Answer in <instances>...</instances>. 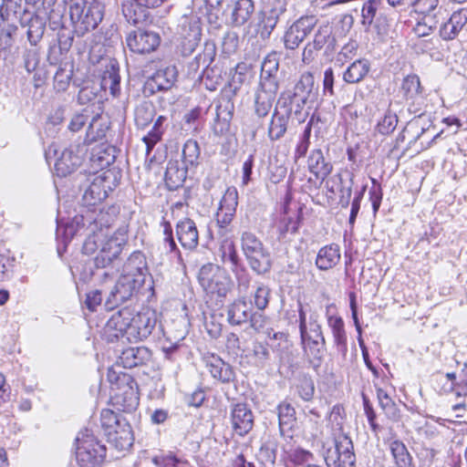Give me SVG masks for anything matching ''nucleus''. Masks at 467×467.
Returning a JSON list of instances; mask_svg holds the SVG:
<instances>
[{
	"mask_svg": "<svg viewBox=\"0 0 467 467\" xmlns=\"http://www.w3.org/2000/svg\"><path fill=\"white\" fill-rule=\"evenodd\" d=\"M382 0H366L361 9V23L363 26L372 27L379 35L388 32L389 22L381 12Z\"/></svg>",
	"mask_w": 467,
	"mask_h": 467,
	"instance_id": "12",
	"label": "nucleus"
},
{
	"mask_svg": "<svg viewBox=\"0 0 467 467\" xmlns=\"http://www.w3.org/2000/svg\"><path fill=\"white\" fill-rule=\"evenodd\" d=\"M340 249L336 244L322 247L317 255L316 265L323 271L329 270L336 266L340 261Z\"/></svg>",
	"mask_w": 467,
	"mask_h": 467,
	"instance_id": "27",
	"label": "nucleus"
},
{
	"mask_svg": "<svg viewBox=\"0 0 467 467\" xmlns=\"http://www.w3.org/2000/svg\"><path fill=\"white\" fill-rule=\"evenodd\" d=\"M253 308L244 297L238 298L227 306V321L232 326H240L248 321Z\"/></svg>",
	"mask_w": 467,
	"mask_h": 467,
	"instance_id": "23",
	"label": "nucleus"
},
{
	"mask_svg": "<svg viewBox=\"0 0 467 467\" xmlns=\"http://www.w3.org/2000/svg\"><path fill=\"white\" fill-rule=\"evenodd\" d=\"M100 86L102 89L109 90L112 96H118L120 91V77L119 75V68L114 65H110V67L103 72Z\"/></svg>",
	"mask_w": 467,
	"mask_h": 467,
	"instance_id": "32",
	"label": "nucleus"
},
{
	"mask_svg": "<svg viewBox=\"0 0 467 467\" xmlns=\"http://www.w3.org/2000/svg\"><path fill=\"white\" fill-rule=\"evenodd\" d=\"M87 150L85 144L71 145L65 149L55 163V170L57 175L65 177L72 173L81 165Z\"/></svg>",
	"mask_w": 467,
	"mask_h": 467,
	"instance_id": "13",
	"label": "nucleus"
},
{
	"mask_svg": "<svg viewBox=\"0 0 467 467\" xmlns=\"http://www.w3.org/2000/svg\"><path fill=\"white\" fill-rule=\"evenodd\" d=\"M114 172L110 170L94 176L88 186L85 189L82 200L85 205L91 206L101 202L108 197L109 192L117 186Z\"/></svg>",
	"mask_w": 467,
	"mask_h": 467,
	"instance_id": "10",
	"label": "nucleus"
},
{
	"mask_svg": "<svg viewBox=\"0 0 467 467\" xmlns=\"http://www.w3.org/2000/svg\"><path fill=\"white\" fill-rule=\"evenodd\" d=\"M211 375L223 382H229L234 373L229 365L225 364L219 357L213 356L207 362Z\"/></svg>",
	"mask_w": 467,
	"mask_h": 467,
	"instance_id": "33",
	"label": "nucleus"
},
{
	"mask_svg": "<svg viewBox=\"0 0 467 467\" xmlns=\"http://www.w3.org/2000/svg\"><path fill=\"white\" fill-rule=\"evenodd\" d=\"M462 30L449 18L440 29V36L444 40L454 39Z\"/></svg>",
	"mask_w": 467,
	"mask_h": 467,
	"instance_id": "56",
	"label": "nucleus"
},
{
	"mask_svg": "<svg viewBox=\"0 0 467 467\" xmlns=\"http://www.w3.org/2000/svg\"><path fill=\"white\" fill-rule=\"evenodd\" d=\"M199 283L207 294L225 297L231 290V279L217 265L208 264L199 272Z\"/></svg>",
	"mask_w": 467,
	"mask_h": 467,
	"instance_id": "7",
	"label": "nucleus"
},
{
	"mask_svg": "<svg viewBox=\"0 0 467 467\" xmlns=\"http://www.w3.org/2000/svg\"><path fill=\"white\" fill-rule=\"evenodd\" d=\"M279 67V58L275 52L267 55L262 63L260 82L273 80L278 82L276 73Z\"/></svg>",
	"mask_w": 467,
	"mask_h": 467,
	"instance_id": "37",
	"label": "nucleus"
},
{
	"mask_svg": "<svg viewBox=\"0 0 467 467\" xmlns=\"http://www.w3.org/2000/svg\"><path fill=\"white\" fill-rule=\"evenodd\" d=\"M222 258L224 263H231L233 266L239 264V256L233 242H224L221 246Z\"/></svg>",
	"mask_w": 467,
	"mask_h": 467,
	"instance_id": "53",
	"label": "nucleus"
},
{
	"mask_svg": "<svg viewBox=\"0 0 467 467\" xmlns=\"http://www.w3.org/2000/svg\"><path fill=\"white\" fill-rule=\"evenodd\" d=\"M108 379L116 385V392L114 399L119 404L123 410H133L139 405V396L137 390V383L133 379L126 374L118 376L116 372L111 369L108 372Z\"/></svg>",
	"mask_w": 467,
	"mask_h": 467,
	"instance_id": "8",
	"label": "nucleus"
},
{
	"mask_svg": "<svg viewBox=\"0 0 467 467\" xmlns=\"http://www.w3.org/2000/svg\"><path fill=\"white\" fill-rule=\"evenodd\" d=\"M400 91L406 99H413L421 93L420 78L417 75H409L403 78Z\"/></svg>",
	"mask_w": 467,
	"mask_h": 467,
	"instance_id": "43",
	"label": "nucleus"
},
{
	"mask_svg": "<svg viewBox=\"0 0 467 467\" xmlns=\"http://www.w3.org/2000/svg\"><path fill=\"white\" fill-rule=\"evenodd\" d=\"M45 4V10H47V22L52 30H57L63 27L64 7L60 5H50L47 7Z\"/></svg>",
	"mask_w": 467,
	"mask_h": 467,
	"instance_id": "44",
	"label": "nucleus"
},
{
	"mask_svg": "<svg viewBox=\"0 0 467 467\" xmlns=\"http://www.w3.org/2000/svg\"><path fill=\"white\" fill-rule=\"evenodd\" d=\"M232 116L233 114L228 103L224 106L220 104L216 107V118L213 127L215 134L223 135L229 130Z\"/></svg>",
	"mask_w": 467,
	"mask_h": 467,
	"instance_id": "38",
	"label": "nucleus"
},
{
	"mask_svg": "<svg viewBox=\"0 0 467 467\" xmlns=\"http://www.w3.org/2000/svg\"><path fill=\"white\" fill-rule=\"evenodd\" d=\"M285 11V5L281 0H274L268 6L261 11L259 33L263 39L270 37L280 17Z\"/></svg>",
	"mask_w": 467,
	"mask_h": 467,
	"instance_id": "16",
	"label": "nucleus"
},
{
	"mask_svg": "<svg viewBox=\"0 0 467 467\" xmlns=\"http://www.w3.org/2000/svg\"><path fill=\"white\" fill-rule=\"evenodd\" d=\"M269 296L270 288L265 285H258L254 296V302L255 306L259 310L265 309L268 306Z\"/></svg>",
	"mask_w": 467,
	"mask_h": 467,
	"instance_id": "54",
	"label": "nucleus"
},
{
	"mask_svg": "<svg viewBox=\"0 0 467 467\" xmlns=\"http://www.w3.org/2000/svg\"><path fill=\"white\" fill-rule=\"evenodd\" d=\"M157 324V314L154 310L146 308L133 314L128 308H123L113 314L108 320L105 330L109 337H126L128 341L146 339Z\"/></svg>",
	"mask_w": 467,
	"mask_h": 467,
	"instance_id": "1",
	"label": "nucleus"
},
{
	"mask_svg": "<svg viewBox=\"0 0 467 467\" xmlns=\"http://www.w3.org/2000/svg\"><path fill=\"white\" fill-rule=\"evenodd\" d=\"M163 243L164 245L168 248L169 252H174L177 250V245L173 239L172 235V228L169 222H163Z\"/></svg>",
	"mask_w": 467,
	"mask_h": 467,
	"instance_id": "59",
	"label": "nucleus"
},
{
	"mask_svg": "<svg viewBox=\"0 0 467 467\" xmlns=\"http://www.w3.org/2000/svg\"><path fill=\"white\" fill-rule=\"evenodd\" d=\"M143 282L144 277L140 268L137 269V273H127L120 275L106 300V307L113 309L130 300Z\"/></svg>",
	"mask_w": 467,
	"mask_h": 467,
	"instance_id": "5",
	"label": "nucleus"
},
{
	"mask_svg": "<svg viewBox=\"0 0 467 467\" xmlns=\"http://www.w3.org/2000/svg\"><path fill=\"white\" fill-rule=\"evenodd\" d=\"M398 124V117L396 113L387 110L384 118L378 123V130L379 133L387 135L394 131Z\"/></svg>",
	"mask_w": 467,
	"mask_h": 467,
	"instance_id": "48",
	"label": "nucleus"
},
{
	"mask_svg": "<svg viewBox=\"0 0 467 467\" xmlns=\"http://www.w3.org/2000/svg\"><path fill=\"white\" fill-rule=\"evenodd\" d=\"M162 130H151L146 136L143 137V141L146 144V152L150 154L155 144L161 140Z\"/></svg>",
	"mask_w": 467,
	"mask_h": 467,
	"instance_id": "60",
	"label": "nucleus"
},
{
	"mask_svg": "<svg viewBox=\"0 0 467 467\" xmlns=\"http://www.w3.org/2000/svg\"><path fill=\"white\" fill-rule=\"evenodd\" d=\"M238 205V192L234 187H229L216 213V222L220 229H225L233 221Z\"/></svg>",
	"mask_w": 467,
	"mask_h": 467,
	"instance_id": "17",
	"label": "nucleus"
},
{
	"mask_svg": "<svg viewBox=\"0 0 467 467\" xmlns=\"http://www.w3.org/2000/svg\"><path fill=\"white\" fill-rule=\"evenodd\" d=\"M314 88V76L310 72L303 73L295 86L293 95L289 97L290 103H296L298 108L300 104H306L315 97Z\"/></svg>",
	"mask_w": 467,
	"mask_h": 467,
	"instance_id": "21",
	"label": "nucleus"
},
{
	"mask_svg": "<svg viewBox=\"0 0 467 467\" xmlns=\"http://www.w3.org/2000/svg\"><path fill=\"white\" fill-rule=\"evenodd\" d=\"M327 325L331 328L334 341L339 351H347V335L344 329V322L340 317L329 315V307L327 310Z\"/></svg>",
	"mask_w": 467,
	"mask_h": 467,
	"instance_id": "31",
	"label": "nucleus"
},
{
	"mask_svg": "<svg viewBox=\"0 0 467 467\" xmlns=\"http://www.w3.org/2000/svg\"><path fill=\"white\" fill-rule=\"evenodd\" d=\"M254 11V5L252 0H237L233 6L229 5L224 16H230L232 25L240 26L247 22Z\"/></svg>",
	"mask_w": 467,
	"mask_h": 467,
	"instance_id": "25",
	"label": "nucleus"
},
{
	"mask_svg": "<svg viewBox=\"0 0 467 467\" xmlns=\"http://www.w3.org/2000/svg\"><path fill=\"white\" fill-rule=\"evenodd\" d=\"M69 16L74 25L75 33L83 36L88 31L94 30L103 18V6L99 2L83 6L75 3L69 7Z\"/></svg>",
	"mask_w": 467,
	"mask_h": 467,
	"instance_id": "3",
	"label": "nucleus"
},
{
	"mask_svg": "<svg viewBox=\"0 0 467 467\" xmlns=\"http://www.w3.org/2000/svg\"><path fill=\"white\" fill-rule=\"evenodd\" d=\"M369 199L372 203L374 213H377L382 200V192L379 185H374L369 191Z\"/></svg>",
	"mask_w": 467,
	"mask_h": 467,
	"instance_id": "64",
	"label": "nucleus"
},
{
	"mask_svg": "<svg viewBox=\"0 0 467 467\" xmlns=\"http://www.w3.org/2000/svg\"><path fill=\"white\" fill-rule=\"evenodd\" d=\"M318 19L316 16H303L296 19L285 31L284 36L285 47L296 49L314 30Z\"/></svg>",
	"mask_w": 467,
	"mask_h": 467,
	"instance_id": "11",
	"label": "nucleus"
},
{
	"mask_svg": "<svg viewBox=\"0 0 467 467\" xmlns=\"http://www.w3.org/2000/svg\"><path fill=\"white\" fill-rule=\"evenodd\" d=\"M152 463L157 467H180L185 462L179 459L172 451L155 455L151 459Z\"/></svg>",
	"mask_w": 467,
	"mask_h": 467,
	"instance_id": "47",
	"label": "nucleus"
},
{
	"mask_svg": "<svg viewBox=\"0 0 467 467\" xmlns=\"http://www.w3.org/2000/svg\"><path fill=\"white\" fill-rule=\"evenodd\" d=\"M188 167L179 161H169L165 171V184L171 191L177 190L182 186L187 177Z\"/></svg>",
	"mask_w": 467,
	"mask_h": 467,
	"instance_id": "24",
	"label": "nucleus"
},
{
	"mask_svg": "<svg viewBox=\"0 0 467 467\" xmlns=\"http://www.w3.org/2000/svg\"><path fill=\"white\" fill-rule=\"evenodd\" d=\"M412 6L416 13L421 15L422 18L438 19L441 13L439 0H415L412 1Z\"/></svg>",
	"mask_w": 467,
	"mask_h": 467,
	"instance_id": "34",
	"label": "nucleus"
},
{
	"mask_svg": "<svg viewBox=\"0 0 467 467\" xmlns=\"http://www.w3.org/2000/svg\"><path fill=\"white\" fill-rule=\"evenodd\" d=\"M102 296L99 290H94L87 295L85 304L90 311H95L97 306L101 304Z\"/></svg>",
	"mask_w": 467,
	"mask_h": 467,
	"instance_id": "61",
	"label": "nucleus"
},
{
	"mask_svg": "<svg viewBox=\"0 0 467 467\" xmlns=\"http://www.w3.org/2000/svg\"><path fill=\"white\" fill-rule=\"evenodd\" d=\"M149 7L140 5L135 0H128L122 4V13L128 23L140 26L149 20Z\"/></svg>",
	"mask_w": 467,
	"mask_h": 467,
	"instance_id": "26",
	"label": "nucleus"
},
{
	"mask_svg": "<svg viewBox=\"0 0 467 467\" xmlns=\"http://www.w3.org/2000/svg\"><path fill=\"white\" fill-rule=\"evenodd\" d=\"M299 396L305 401H309L313 399L315 393V384L310 377H303L297 386Z\"/></svg>",
	"mask_w": 467,
	"mask_h": 467,
	"instance_id": "51",
	"label": "nucleus"
},
{
	"mask_svg": "<svg viewBox=\"0 0 467 467\" xmlns=\"http://www.w3.org/2000/svg\"><path fill=\"white\" fill-rule=\"evenodd\" d=\"M200 147L196 140H188L182 148V164L189 167H194L199 163Z\"/></svg>",
	"mask_w": 467,
	"mask_h": 467,
	"instance_id": "40",
	"label": "nucleus"
},
{
	"mask_svg": "<svg viewBox=\"0 0 467 467\" xmlns=\"http://www.w3.org/2000/svg\"><path fill=\"white\" fill-rule=\"evenodd\" d=\"M389 449L397 467H409L410 465L411 457L403 442L398 440L392 441Z\"/></svg>",
	"mask_w": 467,
	"mask_h": 467,
	"instance_id": "39",
	"label": "nucleus"
},
{
	"mask_svg": "<svg viewBox=\"0 0 467 467\" xmlns=\"http://www.w3.org/2000/svg\"><path fill=\"white\" fill-rule=\"evenodd\" d=\"M75 446L76 460L81 467H97L106 457V446L88 430L78 434Z\"/></svg>",
	"mask_w": 467,
	"mask_h": 467,
	"instance_id": "2",
	"label": "nucleus"
},
{
	"mask_svg": "<svg viewBox=\"0 0 467 467\" xmlns=\"http://www.w3.org/2000/svg\"><path fill=\"white\" fill-rule=\"evenodd\" d=\"M176 80L175 67H166L165 69L158 70L151 78V85L158 90L170 89Z\"/></svg>",
	"mask_w": 467,
	"mask_h": 467,
	"instance_id": "36",
	"label": "nucleus"
},
{
	"mask_svg": "<svg viewBox=\"0 0 467 467\" xmlns=\"http://www.w3.org/2000/svg\"><path fill=\"white\" fill-rule=\"evenodd\" d=\"M324 460L328 467H355L356 455L350 438L337 436L333 445L326 449Z\"/></svg>",
	"mask_w": 467,
	"mask_h": 467,
	"instance_id": "9",
	"label": "nucleus"
},
{
	"mask_svg": "<svg viewBox=\"0 0 467 467\" xmlns=\"http://www.w3.org/2000/svg\"><path fill=\"white\" fill-rule=\"evenodd\" d=\"M289 119V111L285 110L284 113L275 109L270 123L268 125V138L271 140L281 139L286 132Z\"/></svg>",
	"mask_w": 467,
	"mask_h": 467,
	"instance_id": "29",
	"label": "nucleus"
},
{
	"mask_svg": "<svg viewBox=\"0 0 467 467\" xmlns=\"http://www.w3.org/2000/svg\"><path fill=\"white\" fill-rule=\"evenodd\" d=\"M90 118L88 109H84L81 113L76 114L71 119L68 129L73 131H78Z\"/></svg>",
	"mask_w": 467,
	"mask_h": 467,
	"instance_id": "58",
	"label": "nucleus"
},
{
	"mask_svg": "<svg viewBox=\"0 0 467 467\" xmlns=\"http://www.w3.org/2000/svg\"><path fill=\"white\" fill-rule=\"evenodd\" d=\"M307 163L310 172L321 181H324L332 171V165L325 161L321 150H314L308 157Z\"/></svg>",
	"mask_w": 467,
	"mask_h": 467,
	"instance_id": "28",
	"label": "nucleus"
},
{
	"mask_svg": "<svg viewBox=\"0 0 467 467\" xmlns=\"http://www.w3.org/2000/svg\"><path fill=\"white\" fill-rule=\"evenodd\" d=\"M231 422L235 433L244 436L253 429L254 414L246 404L237 403L232 409Z\"/></svg>",
	"mask_w": 467,
	"mask_h": 467,
	"instance_id": "18",
	"label": "nucleus"
},
{
	"mask_svg": "<svg viewBox=\"0 0 467 467\" xmlns=\"http://www.w3.org/2000/svg\"><path fill=\"white\" fill-rule=\"evenodd\" d=\"M155 116L153 105L149 101H143L135 109V122L138 127L144 128L148 126Z\"/></svg>",
	"mask_w": 467,
	"mask_h": 467,
	"instance_id": "41",
	"label": "nucleus"
},
{
	"mask_svg": "<svg viewBox=\"0 0 467 467\" xmlns=\"http://www.w3.org/2000/svg\"><path fill=\"white\" fill-rule=\"evenodd\" d=\"M151 358L150 350L146 347H130L121 351L116 366L132 368L145 364Z\"/></svg>",
	"mask_w": 467,
	"mask_h": 467,
	"instance_id": "20",
	"label": "nucleus"
},
{
	"mask_svg": "<svg viewBox=\"0 0 467 467\" xmlns=\"http://www.w3.org/2000/svg\"><path fill=\"white\" fill-rule=\"evenodd\" d=\"M316 340V338H314ZM317 344H313V339L306 338L304 344L307 345V348L310 352V355L313 356L314 360H312L313 368L317 369L320 367L321 359L325 351V345H321V341L317 339Z\"/></svg>",
	"mask_w": 467,
	"mask_h": 467,
	"instance_id": "50",
	"label": "nucleus"
},
{
	"mask_svg": "<svg viewBox=\"0 0 467 467\" xmlns=\"http://www.w3.org/2000/svg\"><path fill=\"white\" fill-rule=\"evenodd\" d=\"M280 431L285 426L291 425L296 420V410L288 402L283 401L277 407Z\"/></svg>",
	"mask_w": 467,
	"mask_h": 467,
	"instance_id": "45",
	"label": "nucleus"
},
{
	"mask_svg": "<svg viewBox=\"0 0 467 467\" xmlns=\"http://www.w3.org/2000/svg\"><path fill=\"white\" fill-rule=\"evenodd\" d=\"M309 43L316 50H320L325 47L332 50L335 44V38L332 36V27L327 24L319 26L315 33L313 41Z\"/></svg>",
	"mask_w": 467,
	"mask_h": 467,
	"instance_id": "35",
	"label": "nucleus"
},
{
	"mask_svg": "<svg viewBox=\"0 0 467 467\" xmlns=\"http://www.w3.org/2000/svg\"><path fill=\"white\" fill-rule=\"evenodd\" d=\"M203 81L208 89L215 90L217 86L219 87L222 85L223 78L219 69L218 71L211 69L206 71Z\"/></svg>",
	"mask_w": 467,
	"mask_h": 467,
	"instance_id": "55",
	"label": "nucleus"
},
{
	"mask_svg": "<svg viewBox=\"0 0 467 467\" xmlns=\"http://www.w3.org/2000/svg\"><path fill=\"white\" fill-rule=\"evenodd\" d=\"M99 116L93 117L87 130L85 140L88 142L96 141L106 136L107 127L102 125Z\"/></svg>",
	"mask_w": 467,
	"mask_h": 467,
	"instance_id": "46",
	"label": "nucleus"
},
{
	"mask_svg": "<svg viewBox=\"0 0 467 467\" xmlns=\"http://www.w3.org/2000/svg\"><path fill=\"white\" fill-rule=\"evenodd\" d=\"M298 315H299V330H300L302 343H305L306 338L314 339V337L312 336L308 335L307 327H306V313L304 310V307L301 304H299ZM313 344L317 345V341L313 340Z\"/></svg>",
	"mask_w": 467,
	"mask_h": 467,
	"instance_id": "57",
	"label": "nucleus"
},
{
	"mask_svg": "<svg viewBox=\"0 0 467 467\" xmlns=\"http://www.w3.org/2000/svg\"><path fill=\"white\" fill-rule=\"evenodd\" d=\"M109 442L115 446L118 451H126L133 443V438L130 429H122L109 434Z\"/></svg>",
	"mask_w": 467,
	"mask_h": 467,
	"instance_id": "42",
	"label": "nucleus"
},
{
	"mask_svg": "<svg viewBox=\"0 0 467 467\" xmlns=\"http://www.w3.org/2000/svg\"><path fill=\"white\" fill-rule=\"evenodd\" d=\"M176 234L179 242L185 249L192 250L199 243V233L195 223L190 218H184L176 224Z\"/></svg>",
	"mask_w": 467,
	"mask_h": 467,
	"instance_id": "22",
	"label": "nucleus"
},
{
	"mask_svg": "<svg viewBox=\"0 0 467 467\" xmlns=\"http://www.w3.org/2000/svg\"><path fill=\"white\" fill-rule=\"evenodd\" d=\"M439 19L435 18H422L414 26V33L418 36H429L434 29H436Z\"/></svg>",
	"mask_w": 467,
	"mask_h": 467,
	"instance_id": "52",
	"label": "nucleus"
},
{
	"mask_svg": "<svg viewBox=\"0 0 467 467\" xmlns=\"http://www.w3.org/2000/svg\"><path fill=\"white\" fill-rule=\"evenodd\" d=\"M250 321L251 327L258 333H265L267 337L271 335V328L267 327L268 318L261 313H251V317L248 319Z\"/></svg>",
	"mask_w": 467,
	"mask_h": 467,
	"instance_id": "49",
	"label": "nucleus"
},
{
	"mask_svg": "<svg viewBox=\"0 0 467 467\" xmlns=\"http://www.w3.org/2000/svg\"><path fill=\"white\" fill-rule=\"evenodd\" d=\"M450 19L461 29L462 30L464 26L467 24V7L460 8L457 11H454Z\"/></svg>",
	"mask_w": 467,
	"mask_h": 467,
	"instance_id": "62",
	"label": "nucleus"
},
{
	"mask_svg": "<svg viewBox=\"0 0 467 467\" xmlns=\"http://www.w3.org/2000/svg\"><path fill=\"white\" fill-rule=\"evenodd\" d=\"M123 244V238L119 239L118 236L109 238L94 258L96 267L105 268L112 264L120 254Z\"/></svg>",
	"mask_w": 467,
	"mask_h": 467,
	"instance_id": "19",
	"label": "nucleus"
},
{
	"mask_svg": "<svg viewBox=\"0 0 467 467\" xmlns=\"http://www.w3.org/2000/svg\"><path fill=\"white\" fill-rule=\"evenodd\" d=\"M242 250L250 267L257 274H265L271 268L268 253L262 242L251 232L245 231L241 234Z\"/></svg>",
	"mask_w": 467,
	"mask_h": 467,
	"instance_id": "6",
	"label": "nucleus"
},
{
	"mask_svg": "<svg viewBox=\"0 0 467 467\" xmlns=\"http://www.w3.org/2000/svg\"><path fill=\"white\" fill-rule=\"evenodd\" d=\"M370 69V64L366 59H358L351 63L343 73V79L348 84L362 81Z\"/></svg>",
	"mask_w": 467,
	"mask_h": 467,
	"instance_id": "30",
	"label": "nucleus"
},
{
	"mask_svg": "<svg viewBox=\"0 0 467 467\" xmlns=\"http://www.w3.org/2000/svg\"><path fill=\"white\" fill-rule=\"evenodd\" d=\"M278 88V82L273 80H265L259 83L254 94V113L258 118L267 116L273 107Z\"/></svg>",
	"mask_w": 467,
	"mask_h": 467,
	"instance_id": "14",
	"label": "nucleus"
},
{
	"mask_svg": "<svg viewBox=\"0 0 467 467\" xmlns=\"http://www.w3.org/2000/svg\"><path fill=\"white\" fill-rule=\"evenodd\" d=\"M160 36L152 31L138 29L126 38L128 47L134 53L144 54L154 51L160 45Z\"/></svg>",
	"mask_w": 467,
	"mask_h": 467,
	"instance_id": "15",
	"label": "nucleus"
},
{
	"mask_svg": "<svg viewBox=\"0 0 467 467\" xmlns=\"http://www.w3.org/2000/svg\"><path fill=\"white\" fill-rule=\"evenodd\" d=\"M238 47V36L234 33L227 34L223 41V47L224 52L233 53L236 50Z\"/></svg>",
	"mask_w": 467,
	"mask_h": 467,
	"instance_id": "63",
	"label": "nucleus"
},
{
	"mask_svg": "<svg viewBox=\"0 0 467 467\" xmlns=\"http://www.w3.org/2000/svg\"><path fill=\"white\" fill-rule=\"evenodd\" d=\"M33 10L26 9L20 16V24L26 27L29 43L36 46L43 37L47 25V10L44 0H26Z\"/></svg>",
	"mask_w": 467,
	"mask_h": 467,
	"instance_id": "4",
	"label": "nucleus"
}]
</instances>
